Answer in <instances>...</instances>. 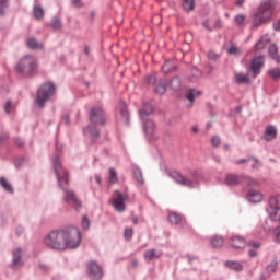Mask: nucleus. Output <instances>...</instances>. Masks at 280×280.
I'll use <instances>...</instances> for the list:
<instances>
[{
    "instance_id": "17",
    "label": "nucleus",
    "mask_w": 280,
    "mask_h": 280,
    "mask_svg": "<svg viewBox=\"0 0 280 280\" xmlns=\"http://www.w3.org/2000/svg\"><path fill=\"white\" fill-rule=\"evenodd\" d=\"M246 199L250 205H258V202H261L264 200V195L257 190H249Z\"/></svg>"
},
{
    "instance_id": "46",
    "label": "nucleus",
    "mask_w": 280,
    "mask_h": 280,
    "mask_svg": "<svg viewBox=\"0 0 280 280\" xmlns=\"http://www.w3.org/2000/svg\"><path fill=\"white\" fill-rule=\"evenodd\" d=\"M124 235L125 240H132V235H135V230H132V228H126Z\"/></svg>"
},
{
    "instance_id": "53",
    "label": "nucleus",
    "mask_w": 280,
    "mask_h": 280,
    "mask_svg": "<svg viewBox=\"0 0 280 280\" xmlns=\"http://www.w3.org/2000/svg\"><path fill=\"white\" fill-rule=\"evenodd\" d=\"M15 145H18V148H23V145H25V141L22 138H16Z\"/></svg>"
},
{
    "instance_id": "49",
    "label": "nucleus",
    "mask_w": 280,
    "mask_h": 280,
    "mask_svg": "<svg viewBox=\"0 0 280 280\" xmlns=\"http://www.w3.org/2000/svg\"><path fill=\"white\" fill-rule=\"evenodd\" d=\"M147 84H156V77L154 74H150L145 78Z\"/></svg>"
},
{
    "instance_id": "31",
    "label": "nucleus",
    "mask_w": 280,
    "mask_h": 280,
    "mask_svg": "<svg viewBox=\"0 0 280 280\" xmlns=\"http://www.w3.org/2000/svg\"><path fill=\"white\" fill-rule=\"evenodd\" d=\"M33 15H34V19H36L37 21H40V19L45 16V9H43V7L38 4H35L33 7Z\"/></svg>"
},
{
    "instance_id": "3",
    "label": "nucleus",
    "mask_w": 280,
    "mask_h": 280,
    "mask_svg": "<svg viewBox=\"0 0 280 280\" xmlns=\"http://www.w3.org/2000/svg\"><path fill=\"white\" fill-rule=\"evenodd\" d=\"M194 180L187 179L185 176L180 175L177 171H171L168 173L170 178L175 180L177 185H183L184 187H189L190 189H196L200 187V180H202V171L194 170L191 173Z\"/></svg>"
},
{
    "instance_id": "56",
    "label": "nucleus",
    "mask_w": 280,
    "mask_h": 280,
    "mask_svg": "<svg viewBox=\"0 0 280 280\" xmlns=\"http://www.w3.org/2000/svg\"><path fill=\"white\" fill-rule=\"evenodd\" d=\"M25 163V158H20L15 161V167H21Z\"/></svg>"
},
{
    "instance_id": "43",
    "label": "nucleus",
    "mask_w": 280,
    "mask_h": 280,
    "mask_svg": "<svg viewBox=\"0 0 280 280\" xmlns=\"http://www.w3.org/2000/svg\"><path fill=\"white\" fill-rule=\"evenodd\" d=\"M199 78H202V71L198 70L197 68H195L192 70V75H191V78L189 80H190V82H198Z\"/></svg>"
},
{
    "instance_id": "64",
    "label": "nucleus",
    "mask_w": 280,
    "mask_h": 280,
    "mask_svg": "<svg viewBox=\"0 0 280 280\" xmlns=\"http://www.w3.org/2000/svg\"><path fill=\"white\" fill-rule=\"evenodd\" d=\"M131 222L132 224H139V217L137 215L131 217Z\"/></svg>"
},
{
    "instance_id": "28",
    "label": "nucleus",
    "mask_w": 280,
    "mask_h": 280,
    "mask_svg": "<svg viewBox=\"0 0 280 280\" xmlns=\"http://www.w3.org/2000/svg\"><path fill=\"white\" fill-rule=\"evenodd\" d=\"M162 71L167 75V73H172L176 71V65L174 63V60H167L163 66H162Z\"/></svg>"
},
{
    "instance_id": "44",
    "label": "nucleus",
    "mask_w": 280,
    "mask_h": 280,
    "mask_svg": "<svg viewBox=\"0 0 280 280\" xmlns=\"http://www.w3.org/2000/svg\"><path fill=\"white\" fill-rule=\"evenodd\" d=\"M269 75L272 78V80H280V68L270 69Z\"/></svg>"
},
{
    "instance_id": "27",
    "label": "nucleus",
    "mask_w": 280,
    "mask_h": 280,
    "mask_svg": "<svg viewBox=\"0 0 280 280\" xmlns=\"http://www.w3.org/2000/svg\"><path fill=\"white\" fill-rule=\"evenodd\" d=\"M168 85L173 91H180V89H183V80L179 79V77H174L171 79Z\"/></svg>"
},
{
    "instance_id": "32",
    "label": "nucleus",
    "mask_w": 280,
    "mask_h": 280,
    "mask_svg": "<svg viewBox=\"0 0 280 280\" xmlns=\"http://www.w3.org/2000/svg\"><path fill=\"white\" fill-rule=\"evenodd\" d=\"M167 91V81L162 80L160 84H158L154 89V92L158 93V95H165V92Z\"/></svg>"
},
{
    "instance_id": "57",
    "label": "nucleus",
    "mask_w": 280,
    "mask_h": 280,
    "mask_svg": "<svg viewBox=\"0 0 280 280\" xmlns=\"http://www.w3.org/2000/svg\"><path fill=\"white\" fill-rule=\"evenodd\" d=\"M5 141H8V133L0 135V145L5 143Z\"/></svg>"
},
{
    "instance_id": "11",
    "label": "nucleus",
    "mask_w": 280,
    "mask_h": 280,
    "mask_svg": "<svg viewBox=\"0 0 280 280\" xmlns=\"http://www.w3.org/2000/svg\"><path fill=\"white\" fill-rule=\"evenodd\" d=\"M89 117L94 126H104L106 124V114L102 107H92Z\"/></svg>"
},
{
    "instance_id": "35",
    "label": "nucleus",
    "mask_w": 280,
    "mask_h": 280,
    "mask_svg": "<svg viewBox=\"0 0 280 280\" xmlns=\"http://www.w3.org/2000/svg\"><path fill=\"white\" fill-rule=\"evenodd\" d=\"M278 266H279V261L277 259H273L269 265H267L266 272L268 275H275V272H277Z\"/></svg>"
},
{
    "instance_id": "37",
    "label": "nucleus",
    "mask_w": 280,
    "mask_h": 280,
    "mask_svg": "<svg viewBox=\"0 0 280 280\" xmlns=\"http://www.w3.org/2000/svg\"><path fill=\"white\" fill-rule=\"evenodd\" d=\"M235 80H236L237 84H249L250 83V79L248 78V75L242 74V73H236Z\"/></svg>"
},
{
    "instance_id": "30",
    "label": "nucleus",
    "mask_w": 280,
    "mask_h": 280,
    "mask_svg": "<svg viewBox=\"0 0 280 280\" xmlns=\"http://www.w3.org/2000/svg\"><path fill=\"white\" fill-rule=\"evenodd\" d=\"M202 92L196 90V89H190L188 91V93L186 94V100H189L190 102V105L189 106H192L194 105V102L196 100V97H198L199 95H201Z\"/></svg>"
},
{
    "instance_id": "41",
    "label": "nucleus",
    "mask_w": 280,
    "mask_h": 280,
    "mask_svg": "<svg viewBox=\"0 0 280 280\" xmlns=\"http://www.w3.org/2000/svg\"><path fill=\"white\" fill-rule=\"evenodd\" d=\"M109 183L112 185H117V183H119V178L117 177V171H115V168H109Z\"/></svg>"
},
{
    "instance_id": "14",
    "label": "nucleus",
    "mask_w": 280,
    "mask_h": 280,
    "mask_svg": "<svg viewBox=\"0 0 280 280\" xmlns=\"http://www.w3.org/2000/svg\"><path fill=\"white\" fill-rule=\"evenodd\" d=\"M264 55L254 57L252 60V73H254V75H259V73H261V69H264Z\"/></svg>"
},
{
    "instance_id": "38",
    "label": "nucleus",
    "mask_w": 280,
    "mask_h": 280,
    "mask_svg": "<svg viewBox=\"0 0 280 280\" xmlns=\"http://www.w3.org/2000/svg\"><path fill=\"white\" fill-rule=\"evenodd\" d=\"M182 220H183V218L180 217V214H178L176 212H172L168 214V222L171 224H180Z\"/></svg>"
},
{
    "instance_id": "48",
    "label": "nucleus",
    "mask_w": 280,
    "mask_h": 280,
    "mask_svg": "<svg viewBox=\"0 0 280 280\" xmlns=\"http://www.w3.org/2000/svg\"><path fill=\"white\" fill-rule=\"evenodd\" d=\"M211 143H212L213 148H220V143H222L220 136L212 137Z\"/></svg>"
},
{
    "instance_id": "52",
    "label": "nucleus",
    "mask_w": 280,
    "mask_h": 280,
    "mask_svg": "<svg viewBox=\"0 0 280 280\" xmlns=\"http://www.w3.org/2000/svg\"><path fill=\"white\" fill-rule=\"evenodd\" d=\"M209 60H218V54L213 52V50L208 51Z\"/></svg>"
},
{
    "instance_id": "58",
    "label": "nucleus",
    "mask_w": 280,
    "mask_h": 280,
    "mask_svg": "<svg viewBox=\"0 0 280 280\" xmlns=\"http://www.w3.org/2000/svg\"><path fill=\"white\" fill-rule=\"evenodd\" d=\"M22 233H25V228H23V225H19L16 228V235H21Z\"/></svg>"
},
{
    "instance_id": "50",
    "label": "nucleus",
    "mask_w": 280,
    "mask_h": 280,
    "mask_svg": "<svg viewBox=\"0 0 280 280\" xmlns=\"http://www.w3.org/2000/svg\"><path fill=\"white\" fill-rule=\"evenodd\" d=\"M273 235L276 237V242L278 244H280V226H277L275 230H273Z\"/></svg>"
},
{
    "instance_id": "40",
    "label": "nucleus",
    "mask_w": 280,
    "mask_h": 280,
    "mask_svg": "<svg viewBox=\"0 0 280 280\" xmlns=\"http://www.w3.org/2000/svg\"><path fill=\"white\" fill-rule=\"evenodd\" d=\"M49 27H52V30H60L62 27V21H60V18H52Z\"/></svg>"
},
{
    "instance_id": "8",
    "label": "nucleus",
    "mask_w": 280,
    "mask_h": 280,
    "mask_svg": "<svg viewBox=\"0 0 280 280\" xmlns=\"http://www.w3.org/2000/svg\"><path fill=\"white\" fill-rule=\"evenodd\" d=\"M267 213L272 222H279L280 220V195L271 196L269 199V206L267 207Z\"/></svg>"
},
{
    "instance_id": "16",
    "label": "nucleus",
    "mask_w": 280,
    "mask_h": 280,
    "mask_svg": "<svg viewBox=\"0 0 280 280\" xmlns=\"http://www.w3.org/2000/svg\"><path fill=\"white\" fill-rule=\"evenodd\" d=\"M230 244L232 248H236L237 250H242V248H246V240L243 236H231Z\"/></svg>"
},
{
    "instance_id": "4",
    "label": "nucleus",
    "mask_w": 280,
    "mask_h": 280,
    "mask_svg": "<svg viewBox=\"0 0 280 280\" xmlns=\"http://www.w3.org/2000/svg\"><path fill=\"white\" fill-rule=\"evenodd\" d=\"M65 236V229L52 231L44 238V244L48 246V248H52V250H67Z\"/></svg>"
},
{
    "instance_id": "62",
    "label": "nucleus",
    "mask_w": 280,
    "mask_h": 280,
    "mask_svg": "<svg viewBox=\"0 0 280 280\" xmlns=\"http://www.w3.org/2000/svg\"><path fill=\"white\" fill-rule=\"evenodd\" d=\"M250 160L249 159H241L236 161V165H243L244 163H248Z\"/></svg>"
},
{
    "instance_id": "13",
    "label": "nucleus",
    "mask_w": 280,
    "mask_h": 280,
    "mask_svg": "<svg viewBox=\"0 0 280 280\" xmlns=\"http://www.w3.org/2000/svg\"><path fill=\"white\" fill-rule=\"evenodd\" d=\"M13 259L11 262V268L13 270H16V268H21L23 266V249L21 247H18L12 253Z\"/></svg>"
},
{
    "instance_id": "9",
    "label": "nucleus",
    "mask_w": 280,
    "mask_h": 280,
    "mask_svg": "<svg viewBox=\"0 0 280 280\" xmlns=\"http://www.w3.org/2000/svg\"><path fill=\"white\" fill-rule=\"evenodd\" d=\"M117 197L112 199L110 205L117 211V213H124L126 211V202L130 200V196L127 192L116 190Z\"/></svg>"
},
{
    "instance_id": "61",
    "label": "nucleus",
    "mask_w": 280,
    "mask_h": 280,
    "mask_svg": "<svg viewBox=\"0 0 280 280\" xmlns=\"http://www.w3.org/2000/svg\"><path fill=\"white\" fill-rule=\"evenodd\" d=\"M273 30L276 32H280V20H278L277 22L273 23Z\"/></svg>"
},
{
    "instance_id": "18",
    "label": "nucleus",
    "mask_w": 280,
    "mask_h": 280,
    "mask_svg": "<svg viewBox=\"0 0 280 280\" xmlns=\"http://www.w3.org/2000/svg\"><path fill=\"white\" fill-rule=\"evenodd\" d=\"M224 266L229 270H233L234 272H242L244 271V265L237 260H226L224 262Z\"/></svg>"
},
{
    "instance_id": "60",
    "label": "nucleus",
    "mask_w": 280,
    "mask_h": 280,
    "mask_svg": "<svg viewBox=\"0 0 280 280\" xmlns=\"http://www.w3.org/2000/svg\"><path fill=\"white\" fill-rule=\"evenodd\" d=\"M62 119H63V121H65V124H66L67 126H69V124H71V117H70L69 115H65V116L62 117Z\"/></svg>"
},
{
    "instance_id": "47",
    "label": "nucleus",
    "mask_w": 280,
    "mask_h": 280,
    "mask_svg": "<svg viewBox=\"0 0 280 280\" xmlns=\"http://www.w3.org/2000/svg\"><path fill=\"white\" fill-rule=\"evenodd\" d=\"M235 23L237 25H244V22L246 21V15L245 14H238L234 18Z\"/></svg>"
},
{
    "instance_id": "23",
    "label": "nucleus",
    "mask_w": 280,
    "mask_h": 280,
    "mask_svg": "<svg viewBox=\"0 0 280 280\" xmlns=\"http://www.w3.org/2000/svg\"><path fill=\"white\" fill-rule=\"evenodd\" d=\"M270 43V38L267 35H264L259 38V40L255 44L256 51H261L266 49V46H268Z\"/></svg>"
},
{
    "instance_id": "5",
    "label": "nucleus",
    "mask_w": 280,
    "mask_h": 280,
    "mask_svg": "<svg viewBox=\"0 0 280 280\" xmlns=\"http://www.w3.org/2000/svg\"><path fill=\"white\" fill-rule=\"evenodd\" d=\"M56 93V85L51 82L44 83L37 91L35 104L38 108H45V103L49 102Z\"/></svg>"
},
{
    "instance_id": "2",
    "label": "nucleus",
    "mask_w": 280,
    "mask_h": 280,
    "mask_svg": "<svg viewBox=\"0 0 280 280\" xmlns=\"http://www.w3.org/2000/svg\"><path fill=\"white\" fill-rule=\"evenodd\" d=\"M272 12H275V2L271 0H265L260 3L257 11L252 12V26L254 30L266 25L272 21Z\"/></svg>"
},
{
    "instance_id": "1",
    "label": "nucleus",
    "mask_w": 280,
    "mask_h": 280,
    "mask_svg": "<svg viewBox=\"0 0 280 280\" xmlns=\"http://www.w3.org/2000/svg\"><path fill=\"white\" fill-rule=\"evenodd\" d=\"M52 167L56 174L57 183L63 191V200L67 205H73L75 211L82 209V201L75 196V191L68 189L69 187V172L62 167V162L58 155H55L52 160Z\"/></svg>"
},
{
    "instance_id": "7",
    "label": "nucleus",
    "mask_w": 280,
    "mask_h": 280,
    "mask_svg": "<svg viewBox=\"0 0 280 280\" xmlns=\"http://www.w3.org/2000/svg\"><path fill=\"white\" fill-rule=\"evenodd\" d=\"M36 67H38V65L36 63V58L31 55L24 56L16 65L19 73H21L25 78H32V75H34V71H36Z\"/></svg>"
},
{
    "instance_id": "25",
    "label": "nucleus",
    "mask_w": 280,
    "mask_h": 280,
    "mask_svg": "<svg viewBox=\"0 0 280 280\" xmlns=\"http://www.w3.org/2000/svg\"><path fill=\"white\" fill-rule=\"evenodd\" d=\"M96 125H89L83 129V135H91L94 139L100 137V129L95 127Z\"/></svg>"
},
{
    "instance_id": "36",
    "label": "nucleus",
    "mask_w": 280,
    "mask_h": 280,
    "mask_svg": "<svg viewBox=\"0 0 280 280\" xmlns=\"http://www.w3.org/2000/svg\"><path fill=\"white\" fill-rule=\"evenodd\" d=\"M182 5L186 12H191L196 8V0H183Z\"/></svg>"
},
{
    "instance_id": "55",
    "label": "nucleus",
    "mask_w": 280,
    "mask_h": 280,
    "mask_svg": "<svg viewBox=\"0 0 280 280\" xmlns=\"http://www.w3.org/2000/svg\"><path fill=\"white\" fill-rule=\"evenodd\" d=\"M12 108V101H7L4 105V113H10V109Z\"/></svg>"
},
{
    "instance_id": "45",
    "label": "nucleus",
    "mask_w": 280,
    "mask_h": 280,
    "mask_svg": "<svg viewBox=\"0 0 280 280\" xmlns=\"http://www.w3.org/2000/svg\"><path fill=\"white\" fill-rule=\"evenodd\" d=\"M9 1L10 0H0V16H3L5 14V10L9 8Z\"/></svg>"
},
{
    "instance_id": "33",
    "label": "nucleus",
    "mask_w": 280,
    "mask_h": 280,
    "mask_svg": "<svg viewBox=\"0 0 280 280\" xmlns=\"http://www.w3.org/2000/svg\"><path fill=\"white\" fill-rule=\"evenodd\" d=\"M132 172H133L136 180L140 185H144L145 180L143 179V173L141 172V168H139L138 166H133Z\"/></svg>"
},
{
    "instance_id": "34",
    "label": "nucleus",
    "mask_w": 280,
    "mask_h": 280,
    "mask_svg": "<svg viewBox=\"0 0 280 280\" xmlns=\"http://www.w3.org/2000/svg\"><path fill=\"white\" fill-rule=\"evenodd\" d=\"M26 45L28 49H43V45L34 37L28 38Z\"/></svg>"
},
{
    "instance_id": "26",
    "label": "nucleus",
    "mask_w": 280,
    "mask_h": 280,
    "mask_svg": "<svg viewBox=\"0 0 280 280\" xmlns=\"http://www.w3.org/2000/svg\"><path fill=\"white\" fill-rule=\"evenodd\" d=\"M241 185H246V187H256L258 185L257 180L248 175L242 174Z\"/></svg>"
},
{
    "instance_id": "10",
    "label": "nucleus",
    "mask_w": 280,
    "mask_h": 280,
    "mask_svg": "<svg viewBox=\"0 0 280 280\" xmlns=\"http://www.w3.org/2000/svg\"><path fill=\"white\" fill-rule=\"evenodd\" d=\"M141 121L144 135L147 137V141H149V143H153V141H156L159 139L156 133H154V120L147 117L145 119H141Z\"/></svg>"
},
{
    "instance_id": "15",
    "label": "nucleus",
    "mask_w": 280,
    "mask_h": 280,
    "mask_svg": "<svg viewBox=\"0 0 280 280\" xmlns=\"http://www.w3.org/2000/svg\"><path fill=\"white\" fill-rule=\"evenodd\" d=\"M225 185L228 187H238L242 185V175L230 173L225 176Z\"/></svg>"
},
{
    "instance_id": "19",
    "label": "nucleus",
    "mask_w": 280,
    "mask_h": 280,
    "mask_svg": "<svg viewBox=\"0 0 280 280\" xmlns=\"http://www.w3.org/2000/svg\"><path fill=\"white\" fill-rule=\"evenodd\" d=\"M152 113H154V106L152 105V103H143V108L139 110L140 119H145L150 117Z\"/></svg>"
},
{
    "instance_id": "12",
    "label": "nucleus",
    "mask_w": 280,
    "mask_h": 280,
    "mask_svg": "<svg viewBox=\"0 0 280 280\" xmlns=\"http://www.w3.org/2000/svg\"><path fill=\"white\" fill-rule=\"evenodd\" d=\"M88 275L92 280H100L104 277V270L95 260H91L88 262Z\"/></svg>"
},
{
    "instance_id": "22",
    "label": "nucleus",
    "mask_w": 280,
    "mask_h": 280,
    "mask_svg": "<svg viewBox=\"0 0 280 280\" xmlns=\"http://www.w3.org/2000/svg\"><path fill=\"white\" fill-rule=\"evenodd\" d=\"M163 252H156V249H148L144 252V259L147 261H152V259H159L162 257Z\"/></svg>"
},
{
    "instance_id": "54",
    "label": "nucleus",
    "mask_w": 280,
    "mask_h": 280,
    "mask_svg": "<svg viewBox=\"0 0 280 280\" xmlns=\"http://www.w3.org/2000/svg\"><path fill=\"white\" fill-rule=\"evenodd\" d=\"M228 54H229L230 56H235V54H237V47H235V46L230 47V48L228 49Z\"/></svg>"
},
{
    "instance_id": "20",
    "label": "nucleus",
    "mask_w": 280,
    "mask_h": 280,
    "mask_svg": "<svg viewBox=\"0 0 280 280\" xmlns=\"http://www.w3.org/2000/svg\"><path fill=\"white\" fill-rule=\"evenodd\" d=\"M120 115L126 126H130V112H128V105L125 102H120Z\"/></svg>"
},
{
    "instance_id": "24",
    "label": "nucleus",
    "mask_w": 280,
    "mask_h": 280,
    "mask_svg": "<svg viewBox=\"0 0 280 280\" xmlns=\"http://www.w3.org/2000/svg\"><path fill=\"white\" fill-rule=\"evenodd\" d=\"M269 56L275 60L278 65H280V56H279V48L276 44H271L268 48Z\"/></svg>"
},
{
    "instance_id": "59",
    "label": "nucleus",
    "mask_w": 280,
    "mask_h": 280,
    "mask_svg": "<svg viewBox=\"0 0 280 280\" xmlns=\"http://www.w3.org/2000/svg\"><path fill=\"white\" fill-rule=\"evenodd\" d=\"M257 255H258L257 249H255V248L249 249V252H248L249 257H257Z\"/></svg>"
},
{
    "instance_id": "6",
    "label": "nucleus",
    "mask_w": 280,
    "mask_h": 280,
    "mask_svg": "<svg viewBox=\"0 0 280 280\" xmlns=\"http://www.w3.org/2000/svg\"><path fill=\"white\" fill-rule=\"evenodd\" d=\"M66 250L71 248L72 250L78 248L82 244V233L75 226H70L63 229Z\"/></svg>"
},
{
    "instance_id": "29",
    "label": "nucleus",
    "mask_w": 280,
    "mask_h": 280,
    "mask_svg": "<svg viewBox=\"0 0 280 280\" xmlns=\"http://www.w3.org/2000/svg\"><path fill=\"white\" fill-rule=\"evenodd\" d=\"M0 186L4 191H8V194H14V187H12V184H10L5 177H0Z\"/></svg>"
},
{
    "instance_id": "63",
    "label": "nucleus",
    "mask_w": 280,
    "mask_h": 280,
    "mask_svg": "<svg viewBox=\"0 0 280 280\" xmlns=\"http://www.w3.org/2000/svg\"><path fill=\"white\" fill-rule=\"evenodd\" d=\"M72 3L75 5V8H80L82 5V0H72Z\"/></svg>"
},
{
    "instance_id": "51",
    "label": "nucleus",
    "mask_w": 280,
    "mask_h": 280,
    "mask_svg": "<svg viewBox=\"0 0 280 280\" xmlns=\"http://www.w3.org/2000/svg\"><path fill=\"white\" fill-rule=\"evenodd\" d=\"M247 246H250L252 248H261V243L255 242V241H249L247 243Z\"/></svg>"
},
{
    "instance_id": "42",
    "label": "nucleus",
    "mask_w": 280,
    "mask_h": 280,
    "mask_svg": "<svg viewBox=\"0 0 280 280\" xmlns=\"http://www.w3.org/2000/svg\"><path fill=\"white\" fill-rule=\"evenodd\" d=\"M81 226L83 231H89L91 229V220L89 219V217L83 215Z\"/></svg>"
},
{
    "instance_id": "39",
    "label": "nucleus",
    "mask_w": 280,
    "mask_h": 280,
    "mask_svg": "<svg viewBox=\"0 0 280 280\" xmlns=\"http://www.w3.org/2000/svg\"><path fill=\"white\" fill-rule=\"evenodd\" d=\"M210 243L213 246V248H220V246H222V244H224V238H222V236L215 235L212 237Z\"/></svg>"
},
{
    "instance_id": "21",
    "label": "nucleus",
    "mask_w": 280,
    "mask_h": 280,
    "mask_svg": "<svg viewBox=\"0 0 280 280\" xmlns=\"http://www.w3.org/2000/svg\"><path fill=\"white\" fill-rule=\"evenodd\" d=\"M265 141H272V139L277 138V127L276 126H268L265 130Z\"/></svg>"
}]
</instances>
